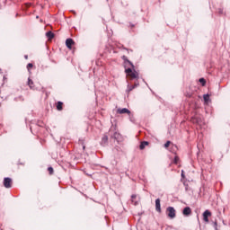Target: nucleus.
Returning a JSON list of instances; mask_svg holds the SVG:
<instances>
[{
	"label": "nucleus",
	"instance_id": "obj_1",
	"mask_svg": "<svg viewBox=\"0 0 230 230\" xmlns=\"http://www.w3.org/2000/svg\"><path fill=\"white\" fill-rule=\"evenodd\" d=\"M122 58L124 60L125 73L127 75H130V73H132V69H134V64L127 59V57L125 56H123Z\"/></svg>",
	"mask_w": 230,
	"mask_h": 230
},
{
	"label": "nucleus",
	"instance_id": "obj_2",
	"mask_svg": "<svg viewBox=\"0 0 230 230\" xmlns=\"http://www.w3.org/2000/svg\"><path fill=\"white\" fill-rule=\"evenodd\" d=\"M175 208L173 207L167 208V216L169 218H175Z\"/></svg>",
	"mask_w": 230,
	"mask_h": 230
},
{
	"label": "nucleus",
	"instance_id": "obj_3",
	"mask_svg": "<svg viewBox=\"0 0 230 230\" xmlns=\"http://www.w3.org/2000/svg\"><path fill=\"white\" fill-rule=\"evenodd\" d=\"M4 188H12V178H4Z\"/></svg>",
	"mask_w": 230,
	"mask_h": 230
},
{
	"label": "nucleus",
	"instance_id": "obj_4",
	"mask_svg": "<svg viewBox=\"0 0 230 230\" xmlns=\"http://www.w3.org/2000/svg\"><path fill=\"white\" fill-rule=\"evenodd\" d=\"M75 44V40H73V39L68 38L66 40V48H68V49H71L73 48V45Z\"/></svg>",
	"mask_w": 230,
	"mask_h": 230
},
{
	"label": "nucleus",
	"instance_id": "obj_5",
	"mask_svg": "<svg viewBox=\"0 0 230 230\" xmlns=\"http://www.w3.org/2000/svg\"><path fill=\"white\" fill-rule=\"evenodd\" d=\"M208 217H211V212L209 210H205V212L203 213V220L205 222H209Z\"/></svg>",
	"mask_w": 230,
	"mask_h": 230
},
{
	"label": "nucleus",
	"instance_id": "obj_6",
	"mask_svg": "<svg viewBox=\"0 0 230 230\" xmlns=\"http://www.w3.org/2000/svg\"><path fill=\"white\" fill-rule=\"evenodd\" d=\"M182 214L184 215V217H189V215H191V208L190 207L184 208Z\"/></svg>",
	"mask_w": 230,
	"mask_h": 230
},
{
	"label": "nucleus",
	"instance_id": "obj_7",
	"mask_svg": "<svg viewBox=\"0 0 230 230\" xmlns=\"http://www.w3.org/2000/svg\"><path fill=\"white\" fill-rule=\"evenodd\" d=\"M155 209L158 213H161V199H155Z\"/></svg>",
	"mask_w": 230,
	"mask_h": 230
},
{
	"label": "nucleus",
	"instance_id": "obj_8",
	"mask_svg": "<svg viewBox=\"0 0 230 230\" xmlns=\"http://www.w3.org/2000/svg\"><path fill=\"white\" fill-rule=\"evenodd\" d=\"M119 114H130V111L127 108L119 109L118 110Z\"/></svg>",
	"mask_w": 230,
	"mask_h": 230
},
{
	"label": "nucleus",
	"instance_id": "obj_9",
	"mask_svg": "<svg viewBox=\"0 0 230 230\" xmlns=\"http://www.w3.org/2000/svg\"><path fill=\"white\" fill-rule=\"evenodd\" d=\"M109 141V137H107V135H104L102 138L101 141V145H102V146H105V144Z\"/></svg>",
	"mask_w": 230,
	"mask_h": 230
},
{
	"label": "nucleus",
	"instance_id": "obj_10",
	"mask_svg": "<svg viewBox=\"0 0 230 230\" xmlns=\"http://www.w3.org/2000/svg\"><path fill=\"white\" fill-rule=\"evenodd\" d=\"M27 84L29 85L30 89H35V85L33 84V80H31L30 77L28 78Z\"/></svg>",
	"mask_w": 230,
	"mask_h": 230
},
{
	"label": "nucleus",
	"instance_id": "obj_11",
	"mask_svg": "<svg viewBox=\"0 0 230 230\" xmlns=\"http://www.w3.org/2000/svg\"><path fill=\"white\" fill-rule=\"evenodd\" d=\"M46 37L49 38V40H51V39H54L55 34L51 31H49L46 32Z\"/></svg>",
	"mask_w": 230,
	"mask_h": 230
},
{
	"label": "nucleus",
	"instance_id": "obj_12",
	"mask_svg": "<svg viewBox=\"0 0 230 230\" xmlns=\"http://www.w3.org/2000/svg\"><path fill=\"white\" fill-rule=\"evenodd\" d=\"M129 74H130L131 78H139V74H137V71L132 72V70H131V72Z\"/></svg>",
	"mask_w": 230,
	"mask_h": 230
},
{
	"label": "nucleus",
	"instance_id": "obj_13",
	"mask_svg": "<svg viewBox=\"0 0 230 230\" xmlns=\"http://www.w3.org/2000/svg\"><path fill=\"white\" fill-rule=\"evenodd\" d=\"M146 146H148V142L144 141V142H142V143L140 144L139 148H140V150H145V147H146Z\"/></svg>",
	"mask_w": 230,
	"mask_h": 230
},
{
	"label": "nucleus",
	"instance_id": "obj_14",
	"mask_svg": "<svg viewBox=\"0 0 230 230\" xmlns=\"http://www.w3.org/2000/svg\"><path fill=\"white\" fill-rule=\"evenodd\" d=\"M203 100H204L205 103H208V102H209V94H204Z\"/></svg>",
	"mask_w": 230,
	"mask_h": 230
},
{
	"label": "nucleus",
	"instance_id": "obj_15",
	"mask_svg": "<svg viewBox=\"0 0 230 230\" xmlns=\"http://www.w3.org/2000/svg\"><path fill=\"white\" fill-rule=\"evenodd\" d=\"M62 105H63L62 102H58V104H57L58 111H62Z\"/></svg>",
	"mask_w": 230,
	"mask_h": 230
},
{
	"label": "nucleus",
	"instance_id": "obj_16",
	"mask_svg": "<svg viewBox=\"0 0 230 230\" xmlns=\"http://www.w3.org/2000/svg\"><path fill=\"white\" fill-rule=\"evenodd\" d=\"M199 84H201V85H206V79H204V78H200L199 79Z\"/></svg>",
	"mask_w": 230,
	"mask_h": 230
},
{
	"label": "nucleus",
	"instance_id": "obj_17",
	"mask_svg": "<svg viewBox=\"0 0 230 230\" xmlns=\"http://www.w3.org/2000/svg\"><path fill=\"white\" fill-rule=\"evenodd\" d=\"M111 137H114V139H118V137H119V133L115 132L113 136H111Z\"/></svg>",
	"mask_w": 230,
	"mask_h": 230
},
{
	"label": "nucleus",
	"instance_id": "obj_18",
	"mask_svg": "<svg viewBox=\"0 0 230 230\" xmlns=\"http://www.w3.org/2000/svg\"><path fill=\"white\" fill-rule=\"evenodd\" d=\"M136 87H137V84H136L133 85V86H130V87L128 88V91H132V90L136 89Z\"/></svg>",
	"mask_w": 230,
	"mask_h": 230
},
{
	"label": "nucleus",
	"instance_id": "obj_19",
	"mask_svg": "<svg viewBox=\"0 0 230 230\" xmlns=\"http://www.w3.org/2000/svg\"><path fill=\"white\" fill-rule=\"evenodd\" d=\"M48 171L49 172L50 175H53V167H49Z\"/></svg>",
	"mask_w": 230,
	"mask_h": 230
},
{
	"label": "nucleus",
	"instance_id": "obj_20",
	"mask_svg": "<svg viewBox=\"0 0 230 230\" xmlns=\"http://www.w3.org/2000/svg\"><path fill=\"white\" fill-rule=\"evenodd\" d=\"M172 142H170V141H167L165 144H164V148H168V146H170V144H171Z\"/></svg>",
	"mask_w": 230,
	"mask_h": 230
},
{
	"label": "nucleus",
	"instance_id": "obj_21",
	"mask_svg": "<svg viewBox=\"0 0 230 230\" xmlns=\"http://www.w3.org/2000/svg\"><path fill=\"white\" fill-rule=\"evenodd\" d=\"M31 67H33V64L29 63V64L27 65V69H30Z\"/></svg>",
	"mask_w": 230,
	"mask_h": 230
},
{
	"label": "nucleus",
	"instance_id": "obj_22",
	"mask_svg": "<svg viewBox=\"0 0 230 230\" xmlns=\"http://www.w3.org/2000/svg\"><path fill=\"white\" fill-rule=\"evenodd\" d=\"M181 177H184V171H181Z\"/></svg>",
	"mask_w": 230,
	"mask_h": 230
},
{
	"label": "nucleus",
	"instance_id": "obj_23",
	"mask_svg": "<svg viewBox=\"0 0 230 230\" xmlns=\"http://www.w3.org/2000/svg\"><path fill=\"white\" fill-rule=\"evenodd\" d=\"M131 198H132V199H136V195L133 194V195L131 196Z\"/></svg>",
	"mask_w": 230,
	"mask_h": 230
},
{
	"label": "nucleus",
	"instance_id": "obj_24",
	"mask_svg": "<svg viewBox=\"0 0 230 230\" xmlns=\"http://www.w3.org/2000/svg\"><path fill=\"white\" fill-rule=\"evenodd\" d=\"M219 13H223V11H222V9H219Z\"/></svg>",
	"mask_w": 230,
	"mask_h": 230
},
{
	"label": "nucleus",
	"instance_id": "obj_25",
	"mask_svg": "<svg viewBox=\"0 0 230 230\" xmlns=\"http://www.w3.org/2000/svg\"><path fill=\"white\" fill-rule=\"evenodd\" d=\"M214 225H215V226L217 227V222H215Z\"/></svg>",
	"mask_w": 230,
	"mask_h": 230
},
{
	"label": "nucleus",
	"instance_id": "obj_26",
	"mask_svg": "<svg viewBox=\"0 0 230 230\" xmlns=\"http://www.w3.org/2000/svg\"><path fill=\"white\" fill-rule=\"evenodd\" d=\"M83 149L85 150V146H83Z\"/></svg>",
	"mask_w": 230,
	"mask_h": 230
},
{
	"label": "nucleus",
	"instance_id": "obj_27",
	"mask_svg": "<svg viewBox=\"0 0 230 230\" xmlns=\"http://www.w3.org/2000/svg\"><path fill=\"white\" fill-rule=\"evenodd\" d=\"M25 58H28V56H25Z\"/></svg>",
	"mask_w": 230,
	"mask_h": 230
}]
</instances>
